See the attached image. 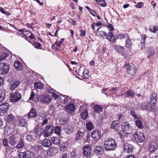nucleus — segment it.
<instances>
[{"mask_svg":"<svg viewBox=\"0 0 158 158\" xmlns=\"http://www.w3.org/2000/svg\"><path fill=\"white\" fill-rule=\"evenodd\" d=\"M104 145L106 151L114 150L117 146L116 142L112 138L106 140L104 142Z\"/></svg>","mask_w":158,"mask_h":158,"instance_id":"f257e3e1","label":"nucleus"},{"mask_svg":"<svg viewBox=\"0 0 158 158\" xmlns=\"http://www.w3.org/2000/svg\"><path fill=\"white\" fill-rule=\"evenodd\" d=\"M134 138L135 140L139 143H142L145 139V137L143 134L139 131L134 134Z\"/></svg>","mask_w":158,"mask_h":158,"instance_id":"f03ea898","label":"nucleus"},{"mask_svg":"<svg viewBox=\"0 0 158 158\" xmlns=\"http://www.w3.org/2000/svg\"><path fill=\"white\" fill-rule=\"evenodd\" d=\"M121 128L125 134H131L133 132L132 127L127 122H124L122 123Z\"/></svg>","mask_w":158,"mask_h":158,"instance_id":"7ed1b4c3","label":"nucleus"},{"mask_svg":"<svg viewBox=\"0 0 158 158\" xmlns=\"http://www.w3.org/2000/svg\"><path fill=\"white\" fill-rule=\"evenodd\" d=\"M22 97L21 94L18 92H12L10 95V99L12 102H16L19 100Z\"/></svg>","mask_w":158,"mask_h":158,"instance_id":"20e7f679","label":"nucleus"},{"mask_svg":"<svg viewBox=\"0 0 158 158\" xmlns=\"http://www.w3.org/2000/svg\"><path fill=\"white\" fill-rule=\"evenodd\" d=\"M9 66L7 64L1 63L0 64V75H4L7 73L9 70Z\"/></svg>","mask_w":158,"mask_h":158,"instance_id":"39448f33","label":"nucleus"},{"mask_svg":"<svg viewBox=\"0 0 158 158\" xmlns=\"http://www.w3.org/2000/svg\"><path fill=\"white\" fill-rule=\"evenodd\" d=\"M127 71L128 74L134 76L136 73V69L133 64H127Z\"/></svg>","mask_w":158,"mask_h":158,"instance_id":"423d86ee","label":"nucleus"},{"mask_svg":"<svg viewBox=\"0 0 158 158\" xmlns=\"http://www.w3.org/2000/svg\"><path fill=\"white\" fill-rule=\"evenodd\" d=\"M54 128L53 126L51 125H48L44 129V136L45 137H47L50 136L53 132Z\"/></svg>","mask_w":158,"mask_h":158,"instance_id":"0eeeda50","label":"nucleus"},{"mask_svg":"<svg viewBox=\"0 0 158 158\" xmlns=\"http://www.w3.org/2000/svg\"><path fill=\"white\" fill-rule=\"evenodd\" d=\"M91 151L90 145H85L83 147V155L85 156L88 157L91 155Z\"/></svg>","mask_w":158,"mask_h":158,"instance_id":"6e6552de","label":"nucleus"},{"mask_svg":"<svg viewBox=\"0 0 158 158\" xmlns=\"http://www.w3.org/2000/svg\"><path fill=\"white\" fill-rule=\"evenodd\" d=\"M41 101L45 104H49L51 102V98L47 94H42L40 98Z\"/></svg>","mask_w":158,"mask_h":158,"instance_id":"1a4fd4ad","label":"nucleus"},{"mask_svg":"<svg viewBox=\"0 0 158 158\" xmlns=\"http://www.w3.org/2000/svg\"><path fill=\"white\" fill-rule=\"evenodd\" d=\"M141 106L142 108L146 110L149 111H153L154 110V106H152L148 102H143L141 104Z\"/></svg>","mask_w":158,"mask_h":158,"instance_id":"9d476101","label":"nucleus"},{"mask_svg":"<svg viewBox=\"0 0 158 158\" xmlns=\"http://www.w3.org/2000/svg\"><path fill=\"white\" fill-rule=\"evenodd\" d=\"M91 136L95 140H98L101 137V132L98 130L94 131L91 133Z\"/></svg>","mask_w":158,"mask_h":158,"instance_id":"9b49d317","label":"nucleus"},{"mask_svg":"<svg viewBox=\"0 0 158 158\" xmlns=\"http://www.w3.org/2000/svg\"><path fill=\"white\" fill-rule=\"evenodd\" d=\"M157 94L155 93H152L150 98V104L152 106H155L157 102Z\"/></svg>","mask_w":158,"mask_h":158,"instance_id":"f8f14e48","label":"nucleus"},{"mask_svg":"<svg viewBox=\"0 0 158 158\" xmlns=\"http://www.w3.org/2000/svg\"><path fill=\"white\" fill-rule=\"evenodd\" d=\"M158 147V143L155 141L151 142L149 146V150L151 152H153L156 150Z\"/></svg>","mask_w":158,"mask_h":158,"instance_id":"ddd939ff","label":"nucleus"},{"mask_svg":"<svg viewBox=\"0 0 158 158\" xmlns=\"http://www.w3.org/2000/svg\"><path fill=\"white\" fill-rule=\"evenodd\" d=\"M75 107L73 104L69 103L66 106L65 109V111L68 113H71L72 111L74 110Z\"/></svg>","mask_w":158,"mask_h":158,"instance_id":"4468645a","label":"nucleus"},{"mask_svg":"<svg viewBox=\"0 0 158 158\" xmlns=\"http://www.w3.org/2000/svg\"><path fill=\"white\" fill-rule=\"evenodd\" d=\"M27 140L30 142H32L35 140V138L33 136V133L32 132H29L26 136Z\"/></svg>","mask_w":158,"mask_h":158,"instance_id":"2eb2a0df","label":"nucleus"},{"mask_svg":"<svg viewBox=\"0 0 158 158\" xmlns=\"http://www.w3.org/2000/svg\"><path fill=\"white\" fill-rule=\"evenodd\" d=\"M9 143L10 144L13 146L17 143V137L14 135H11L8 138Z\"/></svg>","mask_w":158,"mask_h":158,"instance_id":"dca6fc26","label":"nucleus"},{"mask_svg":"<svg viewBox=\"0 0 158 158\" xmlns=\"http://www.w3.org/2000/svg\"><path fill=\"white\" fill-rule=\"evenodd\" d=\"M124 150L127 152L129 153L132 152L133 149L132 145L128 143H125L124 145Z\"/></svg>","mask_w":158,"mask_h":158,"instance_id":"f3484780","label":"nucleus"},{"mask_svg":"<svg viewBox=\"0 0 158 158\" xmlns=\"http://www.w3.org/2000/svg\"><path fill=\"white\" fill-rule=\"evenodd\" d=\"M73 127L70 124H67L64 128V131L69 134H71L73 132Z\"/></svg>","mask_w":158,"mask_h":158,"instance_id":"a211bd4d","label":"nucleus"},{"mask_svg":"<svg viewBox=\"0 0 158 158\" xmlns=\"http://www.w3.org/2000/svg\"><path fill=\"white\" fill-rule=\"evenodd\" d=\"M8 103H5L0 105V110L3 112L5 113L8 111L9 108Z\"/></svg>","mask_w":158,"mask_h":158,"instance_id":"6ab92c4d","label":"nucleus"},{"mask_svg":"<svg viewBox=\"0 0 158 158\" xmlns=\"http://www.w3.org/2000/svg\"><path fill=\"white\" fill-rule=\"evenodd\" d=\"M37 113L35 109H31L27 114V117L29 118H31L36 117Z\"/></svg>","mask_w":158,"mask_h":158,"instance_id":"aec40b11","label":"nucleus"},{"mask_svg":"<svg viewBox=\"0 0 158 158\" xmlns=\"http://www.w3.org/2000/svg\"><path fill=\"white\" fill-rule=\"evenodd\" d=\"M125 93V97L129 98H133L135 94V92L131 89L127 90Z\"/></svg>","mask_w":158,"mask_h":158,"instance_id":"412c9836","label":"nucleus"},{"mask_svg":"<svg viewBox=\"0 0 158 158\" xmlns=\"http://www.w3.org/2000/svg\"><path fill=\"white\" fill-rule=\"evenodd\" d=\"M106 39L108 41H110L111 43H114L115 40V38L113 34L110 32H108L106 36Z\"/></svg>","mask_w":158,"mask_h":158,"instance_id":"4be33fe9","label":"nucleus"},{"mask_svg":"<svg viewBox=\"0 0 158 158\" xmlns=\"http://www.w3.org/2000/svg\"><path fill=\"white\" fill-rule=\"evenodd\" d=\"M94 152L97 155L99 156L103 152V148L100 146H95L94 148Z\"/></svg>","mask_w":158,"mask_h":158,"instance_id":"5701e85b","label":"nucleus"},{"mask_svg":"<svg viewBox=\"0 0 158 158\" xmlns=\"http://www.w3.org/2000/svg\"><path fill=\"white\" fill-rule=\"evenodd\" d=\"M42 144L44 147L49 148L51 146L52 143L50 140L45 139L43 141Z\"/></svg>","mask_w":158,"mask_h":158,"instance_id":"b1692460","label":"nucleus"},{"mask_svg":"<svg viewBox=\"0 0 158 158\" xmlns=\"http://www.w3.org/2000/svg\"><path fill=\"white\" fill-rule=\"evenodd\" d=\"M57 153V150L56 148L51 147L49 149L48 154L51 156H53L56 155Z\"/></svg>","mask_w":158,"mask_h":158,"instance_id":"393cba45","label":"nucleus"},{"mask_svg":"<svg viewBox=\"0 0 158 158\" xmlns=\"http://www.w3.org/2000/svg\"><path fill=\"white\" fill-rule=\"evenodd\" d=\"M129 38V36L126 33L119 34L117 36V39L121 40H124L125 39H127Z\"/></svg>","mask_w":158,"mask_h":158,"instance_id":"a878e982","label":"nucleus"},{"mask_svg":"<svg viewBox=\"0 0 158 158\" xmlns=\"http://www.w3.org/2000/svg\"><path fill=\"white\" fill-rule=\"evenodd\" d=\"M14 66L16 69L20 71L22 69L23 66L21 63L18 61H16L14 62Z\"/></svg>","mask_w":158,"mask_h":158,"instance_id":"bb28decb","label":"nucleus"},{"mask_svg":"<svg viewBox=\"0 0 158 158\" xmlns=\"http://www.w3.org/2000/svg\"><path fill=\"white\" fill-rule=\"evenodd\" d=\"M155 54L154 48L153 47H150L148 50V57L153 56Z\"/></svg>","mask_w":158,"mask_h":158,"instance_id":"cd10ccee","label":"nucleus"},{"mask_svg":"<svg viewBox=\"0 0 158 158\" xmlns=\"http://www.w3.org/2000/svg\"><path fill=\"white\" fill-rule=\"evenodd\" d=\"M94 109L95 111L98 113H100L103 110L102 107L99 105H95L94 107Z\"/></svg>","mask_w":158,"mask_h":158,"instance_id":"c85d7f7f","label":"nucleus"},{"mask_svg":"<svg viewBox=\"0 0 158 158\" xmlns=\"http://www.w3.org/2000/svg\"><path fill=\"white\" fill-rule=\"evenodd\" d=\"M83 135V132L80 131H78L76 134L75 140L76 141H78L81 139Z\"/></svg>","mask_w":158,"mask_h":158,"instance_id":"c756f323","label":"nucleus"},{"mask_svg":"<svg viewBox=\"0 0 158 158\" xmlns=\"http://www.w3.org/2000/svg\"><path fill=\"white\" fill-rule=\"evenodd\" d=\"M114 49L119 53H122L124 51V48L123 47L118 45H115Z\"/></svg>","mask_w":158,"mask_h":158,"instance_id":"7c9ffc66","label":"nucleus"},{"mask_svg":"<svg viewBox=\"0 0 158 158\" xmlns=\"http://www.w3.org/2000/svg\"><path fill=\"white\" fill-rule=\"evenodd\" d=\"M26 120L22 118H20L19 119L18 125L21 127H24L26 124Z\"/></svg>","mask_w":158,"mask_h":158,"instance_id":"2f4dec72","label":"nucleus"},{"mask_svg":"<svg viewBox=\"0 0 158 158\" xmlns=\"http://www.w3.org/2000/svg\"><path fill=\"white\" fill-rule=\"evenodd\" d=\"M52 143L55 145H59L60 144V140L59 139L55 137H52L51 138Z\"/></svg>","mask_w":158,"mask_h":158,"instance_id":"473e14b6","label":"nucleus"},{"mask_svg":"<svg viewBox=\"0 0 158 158\" xmlns=\"http://www.w3.org/2000/svg\"><path fill=\"white\" fill-rule=\"evenodd\" d=\"M125 44L126 47L128 48H132V44L130 38L126 40Z\"/></svg>","mask_w":158,"mask_h":158,"instance_id":"72a5a7b5","label":"nucleus"},{"mask_svg":"<svg viewBox=\"0 0 158 158\" xmlns=\"http://www.w3.org/2000/svg\"><path fill=\"white\" fill-rule=\"evenodd\" d=\"M68 148V144L65 142L62 143L60 146V149L62 151L67 150Z\"/></svg>","mask_w":158,"mask_h":158,"instance_id":"f704fd0d","label":"nucleus"},{"mask_svg":"<svg viewBox=\"0 0 158 158\" xmlns=\"http://www.w3.org/2000/svg\"><path fill=\"white\" fill-rule=\"evenodd\" d=\"M6 94L4 91L0 90V103L4 101L5 98Z\"/></svg>","mask_w":158,"mask_h":158,"instance_id":"c9c22d12","label":"nucleus"},{"mask_svg":"<svg viewBox=\"0 0 158 158\" xmlns=\"http://www.w3.org/2000/svg\"><path fill=\"white\" fill-rule=\"evenodd\" d=\"M136 119L135 122L136 126L139 128H142L143 126L142 121L138 118Z\"/></svg>","mask_w":158,"mask_h":158,"instance_id":"e433bc0d","label":"nucleus"},{"mask_svg":"<svg viewBox=\"0 0 158 158\" xmlns=\"http://www.w3.org/2000/svg\"><path fill=\"white\" fill-rule=\"evenodd\" d=\"M101 28V27H99L97 30V31L98 32V35L99 36L103 38L104 37H106L107 34L104 31H99V29Z\"/></svg>","mask_w":158,"mask_h":158,"instance_id":"4c0bfd02","label":"nucleus"},{"mask_svg":"<svg viewBox=\"0 0 158 158\" xmlns=\"http://www.w3.org/2000/svg\"><path fill=\"white\" fill-rule=\"evenodd\" d=\"M146 38H147V37L145 35H143V36L142 37V40H141V42L140 43L141 44V49L142 50H143L145 47V40H146Z\"/></svg>","mask_w":158,"mask_h":158,"instance_id":"58836bf2","label":"nucleus"},{"mask_svg":"<svg viewBox=\"0 0 158 158\" xmlns=\"http://www.w3.org/2000/svg\"><path fill=\"white\" fill-rule=\"evenodd\" d=\"M88 115L87 110L86 109H85L84 111L81 113V118L84 120H85L87 118Z\"/></svg>","mask_w":158,"mask_h":158,"instance_id":"ea45409f","label":"nucleus"},{"mask_svg":"<svg viewBox=\"0 0 158 158\" xmlns=\"http://www.w3.org/2000/svg\"><path fill=\"white\" fill-rule=\"evenodd\" d=\"M24 144L23 143V140L22 138H21L20 139L19 143L16 145V148L17 149H20L23 148L24 147Z\"/></svg>","mask_w":158,"mask_h":158,"instance_id":"a19ab883","label":"nucleus"},{"mask_svg":"<svg viewBox=\"0 0 158 158\" xmlns=\"http://www.w3.org/2000/svg\"><path fill=\"white\" fill-rule=\"evenodd\" d=\"M34 86L37 89H41L44 87V86L42 84L40 81L38 82H35L34 84Z\"/></svg>","mask_w":158,"mask_h":158,"instance_id":"79ce46f5","label":"nucleus"},{"mask_svg":"<svg viewBox=\"0 0 158 158\" xmlns=\"http://www.w3.org/2000/svg\"><path fill=\"white\" fill-rule=\"evenodd\" d=\"M19 84V81H15L13 84L11 85L10 89L11 90H13L15 88H16Z\"/></svg>","mask_w":158,"mask_h":158,"instance_id":"37998d69","label":"nucleus"},{"mask_svg":"<svg viewBox=\"0 0 158 158\" xmlns=\"http://www.w3.org/2000/svg\"><path fill=\"white\" fill-rule=\"evenodd\" d=\"M86 126L87 129L89 131H91L94 128L92 123L90 122H88L86 123Z\"/></svg>","mask_w":158,"mask_h":158,"instance_id":"c03bdc74","label":"nucleus"},{"mask_svg":"<svg viewBox=\"0 0 158 158\" xmlns=\"http://www.w3.org/2000/svg\"><path fill=\"white\" fill-rule=\"evenodd\" d=\"M26 158H34L35 156L33 153L32 152L27 151L26 152Z\"/></svg>","mask_w":158,"mask_h":158,"instance_id":"a18cd8bd","label":"nucleus"},{"mask_svg":"<svg viewBox=\"0 0 158 158\" xmlns=\"http://www.w3.org/2000/svg\"><path fill=\"white\" fill-rule=\"evenodd\" d=\"M14 119V116L12 114L9 115L6 118V121L8 123L12 122Z\"/></svg>","mask_w":158,"mask_h":158,"instance_id":"49530a36","label":"nucleus"},{"mask_svg":"<svg viewBox=\"0 0 158 158\" xmlns=\"http://www.w3.org/2000/svg\"><path fill=\"white\" fill-rule=\"evenodd\" d=\"M89 72L87 69H85L82 74V77L85 79L89 77Z\"/></svg>","mask_w":158,"mask_h":158,"instance_id":"de8ad7c7","label":"nucleus"},{"mask_svg":"<svg viewBox=\"0 0 158 158\" xmlns=\"http://www.w3.org/2000/svg\"><path fill=\"white\" fill-rule=\"evenodd\" d=\"M40 130L41 129H39L37 128L34 129V132L35 134V137L40 136L42 135V132Z\"/></svg>","mask_w":158,"mask_h":158,"instance_id":"09e8293b","label":"nucleus"},{"mask_svg":"<svg viewBox=\"0 0 158 158\" xmlns=\"http://www.w3.org/2000/svg\"><path fill=\"white\" fill-rule=\"evenodd\" d=\"M61 132V127L59 126H56L55 128V133L58 135H60Z\"/></svg>","mask_w":158,"mask_h":158,"instance_id":"8fccbe9b","label":"nucleus"},{"mask_svg":"<svg viewBox=\"0 0 158 158\" xmlns=\"http://www.w3.org/2000/svg\"><path fill=\"white\" fill-rule=\"evenodd\" d=\"M119 122L118 120H115L112 122L111 128L112 129H115V126L118 124Z\"/></svg>","mask_w":158,"mask_h":158,"instance_id":"3c124183","label":"nucleus"},{"mask_svg":"<svg viewBox=\"0 0 158 158\" xmlns=\"http://www.w3.org/2000/svg\"><path fill=\"white\" fill-rule=\"evenodd\" d=\"M8 54L5 53H2L0 56V61H2L5 59L7 56Z\"/></svg>","mask_w":158,"mask_h":158,"instance_id":"603ef678","label":"nucleus"},{"mask_svg":"<svg viewBox=\"0 0 158 158\" xmlns=\"http://www.w3.org/2000/svg\"><path fill=\"white\" fill-rule=\"evenodd\" d=\"M26 152H20L19 155V158H26Z\"/></svg>","mask_w":158,"mask_h":158,"instance_id":"864d4df0","label":"nucleus"},{"mask_svg":"<svg viewBox=\"0 0 158 158\" xmlns=\"http://www.w3.org/2000/svg\"><path fill=\"white\" fill-rule=\"evenodd\" d=\"M3 144L4 146L5 147H6L7 146H8V143H9V140L6 138H4L3 140Z\"/></svg>","mask_w":158,"mask_h":158,"instance_id":"5fc2aeb1","label":"nucleus"},{"mask_svg":"<svg viewBox=\"0 0 158 158\" xmlns=\"http://www.w3.org/2000/svg\"><path fill=\"white\" fill-rule=\"evenodd\" d=\"M149 30L152 32L155 33L156 31V27H155L153 26H150L149 28Z\"/></svg>","mask_w":158,"mask_h":158,"instance_id":"6e6d98bb","label":"nucleus"},{"mask_svg":"<svg viewBox=\"0 0 158 158\" xmlns=\"http://www.w3.org/2000/svg\"><path fill=\"white\" fill-rule=\"evenodd\" d=\"M144 4L143 2H138L135 6L139 8H140L143 6Z\"/></svg>","mask_w":158,"mask_h":158,"instance_id":"4d7b16f0","label":"nucleus"},{"mask_svg":"<svg viewBox=\"0 0 158 158\" xmlns=\"http://www.w3.org/2000/svg\"><path fill=\"white\" fill-rule=\"evenodd\" d=\"M35 96V94L32 90L31 91V94L30 95V97L28 99V101H30L31 100H33Z\"/></svg>","mask_w":158,"mask_h":158,"instance_id":"13d9d810","label":"nucleus"},{"mask_svg":"<svg viewBox=\"0 0 158 158\" xmlns=\"http://www.w3.org/2000/svg\"><path fill=\"white\" fill-rule=\"evenodd\" d=\"M70 100V98L69 97L66 96L63 100V103L64 104H66Z\"/></svg>","mask_w":158,"mask_h":158,"instance_id":"bf43d9fd","label":"nucleus"},{"mask_svg":"<svg viewBox=\"0 0 158 158\" xmlns=\"http://www.w3.org/2000/svg\"><path fill=\"white\" fill-rule=\"evenodd\" d=\"M131 114L134 117V119L138 118V116L135 114V112L134 110H131Z\"/></svg>","mask_w":158,"mask_h":158,"instance_id":"052dcab7","label":"nucleus"},{"mask_svg":"<svg viewBox=\"0 0 158 158\" xmlns=\"http://www.w3.org/2000/svg\"><path fill=\"white\" fill-rule=\"evenodd\" d=\"M48 122V120L46 118H44L43 119V122L41 124V125L42 126H44V125L47 124Z\"/></svg>","mask_w":158,"mask_h":158,"instance_id":"680f3d73","label":"nucleus"},{"mask_svg":"<svg viewBox=\"0 0 158 158\" xmlns=\"http://www.w3.org/2000/svg\"><path fill=\"white\" fill-rule=\"evenodd\" d=\"M107 27L111 31H113L114 30L113 26L111 24H108L107 25Z\"/></svg>","mask_w":158,"mask_h":158,"instance_id":"e2e57ef3","label":"nucleus"},{"mask_svg":"<svg viewBox=\"0 0 158 158\" xmlns=\"http://www.w3.org/2000/svg\"><path fill=\"white\" fill-rule=\"evenodd\" d=\"M85 30H81L80 33V35L81 36H84L85 34Z\"/></svg>","mask_w":158,"mask_h":158,"instance_id":"0e129e2a","label":"nucleus"},{"mask_svg":"<svg viewBox=\"0 0 158 158\" xmlns=\"http://www.w3.org/2000/svg\"><path fill=\"white\" fill-rule=\"evenodd\" d=\"M46 114L44 113H42L39 114L40 117L42 119L45 118L46 117Z\"/></svg>","mask_w":158,"mask_h":158,"instance_id":"69168bd1","label":"nucleus"},{"mask_svg":"<svg viewBox=\"0 0 158 158\" xmlns=\"http://www.w3.org/2000/svg\"><path fill=\"white\" fill-rule=\"evenodd\" d=\"M101 3H100V5L101 6L103 7H105L106 6V4L105 2V1L104 2H101Z\"/></svg>","mask_w":158,"mask_h":158,"instance_id":"338daca9","label":"nucleus"},{"mask_svg":"<svg viewBox=\"0 0 158 158\" xmlns=\"http://www.w3.org/2000/svg\"><path fill=\"white\" fill-rule=\"evenodd\" d=\"M52 96L55 98H58V96L57 94H56V93L54 92H52Z\"/></svg>","mask_w":158,"mask_h":158,"instance_id":"774afa93","label":"nucleus"}]
</instances>
